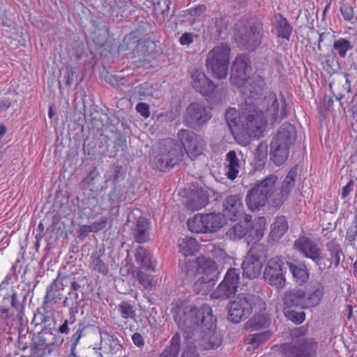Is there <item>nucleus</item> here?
Instances as JSON below:
<instances>
[{"mask_svg": "<svg viewBox=\"0 0 357 357\" xmlns=\"http://www.w3.org/2000/svg\"><path fill=\"white\" fill-rule=\"evenodd\" d=\"M197 349L199 348L195 342H189L183 349L181 357H199Z\"/></svg>", "mask_w": 357, "mask_h": 357, "instance_id": "46", "label": "nucleus"}, {"mask_svg": "<svg viewBox=\"0 0 357 357\" xmlns=\"http://www.w3.org/2000/svg\"><path fill=\"white\" fill-rule=\"evenodd\" d=\"M57 287V280H54V282L50 284V286L47 289L45 298H53L54 296V294L52 292L56 289Z\"/></svg>", "mask_w": 357, "mask_h": 357, "instance_id": "55", "label": "nucleus"}, {"mask_svg": "<svg viewBox=\"0 0 357 357\" xmlns=\"http://www.w3.org/2000/svg\"><path fill=\"white\" fill-rule=\"evenodd\" d=\"M68 295H69L70 299H72V298L77 299L78 297V294L75 291H70L68 294Z\"/></svg>", "mask_w": 357, "mask_h": 357, "instance_id": "61", "label": "nucleus"}, {"mask_svg": "<svg viewBox=\"0 0 357 357\" xmlns=\"http://www.w3.org/2000/svg\"><path fill=\"white\" fill-rule=\"evenodd\" d=\"M210 305H203L200 308L192 306L178 308L174 312V320L178 327L186 332L200 328L202 336L195 342L199 350L214 349L220 346L221 337L215 332L216 319Z\"/></svg>", "mask_w": 357, "mask_h": 357, "instance_id": "2", "label": "nucleus"}, {"mask_svg": "<svg viewBox=\"0 0 357 357\" xmlns=\"http://www.w3.org/2000/svg\"><path fill=\"white\" fill-rule=\"evenodd\" d=\"M226 162L225 175L230 180H234L237 177L240 169V160L234 151H230L227 153Z\"/></svg>", "mask_w": 357, "mask_h": 357, "instance_id": "24", "label": "nucleus"}, {"mask_svg": "<svg viewBox=\"0 0 357 357\" xmlns=\"http://www.w3.org/2000/svg\"><path fill=\"white\" fill-rule=\"evenodd\" d=\"M195 36H196L192 33H188V32L184 33L180 37L179 42H180L181 45H189L190 44H191L193 42V38Z\"/></svg>", "mask_w": 357, "mask_h": 357, "instance_id": "52", "label": "nucleus"}, {"mask_svg": "<svg viewBox=\"0 0 357 357\" xmlns=\"http://www.w3.org/2000/svg\"><path fill=\"white\" fill-rule=\"evenodd\" d=\"M286 264L289 266V270L298 284H303L307 280L309 274L305 265L287 261H286Z\"/></svg>", "mask_w": 357, "mask_h": 357, "instance_id": "28", "label": "nucleus"}, {"mask_svg": "<svg viewBox=\"0 0 357 357\" xmlns=\"http://www.w3.org/2000/svg\"><path fill=\"white\" fill-rule=\"evenodd\" d=\"M278 178L270 174L264 179L257 181L254 187L248 192L246 204L252 211L264 206L268 202L273 206V199L277 197L276 183Z\"/></svg>", "mask_w": 357, "mask_h": 357, "instance_id": "5", "label": "nucleus"}, {"mask_svg": "<svg viewBox=\"0 0 357 357\" xmlns=\"http://www.w3.org/2000/svg\"><path fill=\"white\" fill-rule=\"evenodd\" d=\"M54 115V112L52 109V107H50L49 111H48V116L50 118H52Z\"/></svg>", "mask_w": 357, "mask_h": 357, "instance_id": "64", "label": "nucleus"}, {"mask_svg": "<svg viewBox=\"0 0 357 357\" xmlns=\"http://www.w3.org/2000/svg\"><path fill=\"white\" fill-rule=\"evenodd\" d=\"M107 216H101L98 220L91 223V225H84L79 227V234L86 235L91 232H98L100 230L104 229L107 225L108 222Z\"/></svg>", "mask_w": 357, "mask_h": 357, "instance_id": "29", "label": "nucleus"}, {"mask_svg": "<svg viewBox=\"0 0 357 357\" xmlns=\"http://www.w3.org/2000/svg\"><path fill=\"white\" fill-rule=\"evenodd\" d=\"M347 310H348V314H347V318L349 319H351L352 317H353V306L351 304H349L347 305Z\"/></svg>", "mask_w": 357, "mask_h": 357, "instance_id": "59", "label": "nucleus"}, {"mask_svg": "<svg viewBox=\"0 0 357 357\" xmlns=\"http://www.w3.org/2000/svg\"><path fill=\"white\" fill-rule=\"evenodd\" d=\"M251 216L246 215L244 221L234 225L227 231V236L231 240H239L245 236L251 229Z\"/></svg>", "mask_w": 357, "mask_h": 357, "instance_id": "21", "label": "nucleus"}, {"mask_svg": "<svg viewBox=\"0 0 357 357\" xmlns=\"http://www.w3.org/2000/svg\"><path fill=\"white\" fill-rule=\"evenodd\" d=\"M68 320H65L64 322L60 326V327L59 328V333H67L68 332Z\"/></svg>", "mask_w": 357, "mask_h": 357, "instance_id": "57", "label": "nucleus"}, {"mask_svg": "<svg viewBox=\"0 0 357 357\" xmlns=\"http://www.w3.org/2000/svg\"><path fill=\"white\" fill-rule=\"evenodd\" d=\"M206 10V7L204 5H198L195 7L188 8L186 12L190 16L198 17L203 14Z\"/></svg>", "mask_w": 357, "mask_h": 357, "instance_id": "51", "label": "nucleus"}, {"mask_svg": "<svg viewBox=\"0 0 357 357\" xmlns=\"http://www.w3.org/2000/svg\"><path fill=\"white\" fill-rule=\"evenodd\" d=\"M325 288L323 284L314 282L306 289H292L287 291L283 298V312L285 317L296 324L305 319L303 311L296 312L294 308L308 309L319 305L324 297Z\"/></svg>", "mask_w": 357, "mask_h": 357, "instance_id": "3", "label": "nucleus"}, {"mask_svg": "<svg viewBox=\"0 0 357 357\" xmlns=\"http://www.w3.org/2000/svg\"><path fill=\"white\" fill-rule=\"evenodd\" d=\"M179 267L181 272L185 273L187 276H191L197 272L198 266L197 261L195 262L184 259L183 261L180 260Z\"/></svg>", "mask_w": 357, "mask_h": 357, "instance_id": "42", "label": "nucleus"}, {"mask_svg": "<svg viewBox=\"0 0 357 357\" xmlns=\"http://www.w3.org/2000/svg\"><path fill=\"white\" fill-rule=\"evenodd\" d=\"M294 248L302 254L305 257L312 261H319V253L321 252L316 243L310 238L301 236L295 241Z\"/></svg>", "mask_w": 357, "mask_h": 357, "instance_id": "20", "label": "nucleus"}, {"mask_svg": "<svg viewBox=\"0 0 357 357\" xmlns=\"http://www.w3.org/2000/svg\"><path fill=\"white\" fill-rule=\"evenodd\" d=\"M211 116V107L202 102H192L186 108L183 122L188 127L199 130L208 122Z\"/></svg>", "mask_w": 357, "mask_h": 357, "instance_id": "15", "label": "nucleus"}, {"mask_svg": "<svg viewBox=\"0 0 357 357\" xmlns=\"http://www.w3.org/2000/svg\"><path fill=\"white\" fill-rule=\"evenodd\" d=\"M254 165L257 169H261L266 163L268 155V145L261 142L255 152Z\"/></svg>", "mask_w": 357, "mask_h": 357, "instance_id": "32", "label": "nucleus"}, {"mask_svg": "<svg viewBox=\"0 0 357 357\" xmlns=\"http://www.w3.org/2000/svg\"><path fill=\"white\" fill-rule=\"evenodd\" d=\"M298 172L296 167H292L283 180L280 192H277V197L273 199V206L278 207L284 204L294 186L295 178Z\"/></svg>", "mask_w": 357, "mask_h": 357, "instance_id": "19", "label": "nucleus"}, {"mask_svg": "<svg viewBox=\"0 0 357 357\" xmlns=\"http://www.w3.org/2000/svg\"><path fill=\"white\" fill-rule=\"evenodd\" d=\"M197 272L202 276L195 284L196 289L203 290L204 294L217 280L219 275L216 263L206 257H199L197 259Z\"/></svg>", "mask_w": 357, "mask_h": 357, "instance_id": "13", "label": "nucleus"}, {"mask_svg": "<svg viewBox=\"0 0 357 357\" xmlns=\"http://www.w3.org/2000/svg\"><path fill=\"white\" fill-rule=\"evenodd\" d=\"M178 251L185 257L195 255L199 250V245L196 239L184 237L178 241Z\"/></svg>", "mask_w": 357, "mask_h": 357, "instance_id": "25", "label": "nucleus"}, {"mask_svg": "<svg viewBox=\"0 0 357 357\" xmlns=\"http://www.w3.org/2000/svg\"><path fill=\"white\" fill-rule=\"evenodd\" d=\"M333 47L340 57L344 58L347 55V52L351 50L353 46L349 40L340 38L335 40Z\"/></svg>", "mask_w": 357, "mask_h": 357, "instance_id": "38", "label": "nucleus"}, {"mask_svg": "<svg viewBox=\"0 0 357 357\" xmlns=\"http://www.w3.org/2000/svg\"><path fill=\"white\" fill-rule=\"evenodd\" d=\"M286 260L281 256H275L266 263L263 278L265 282L278 289L285 285Z\"/></svg>", "mask_w": 357, "mask_h": 357, "instance_id": "14", "label": "nucleus"}, {"mask_svg": "<svg viewBox=\"0 0 357 357\" xmlns=\"http://www.w3.org/2000/svg\"><path fill=\"white\" fill-rule=\"evenodd\" d=\"M185 151L191 160L201 155L205 149V142L200 136L192 131L181 130L178 133Z\"/></svg>", "mask_w": 357, "mask_h": 357, "instance_id": "16", "label": "nucleus"}, {"mask_svg": "<svg viewBox=\"0 0 357 357\" xmlns=\"http://www.w3.org/2000/svg\"><path fill=\"white\" fill-rule=\"evenodd\" d=\"M288 224L284 217H280L276 219L272 225L271 235L275 238H281L287 231Z\"/></svg>", "mask_w": 357, "mask_h": 357, "instance_id": "35", "label": "nucleus"}, {"mask_svg": "<svg viewBox=\"0 0 357 357\" xmlns=\"http://www.w3.org/2000/svg\"><path fill=\"white\" fill-rule=\"evenodd\" d=\"M340 11L345 20L350 21L353 19L354 9L351 6L348 4L343 5L340 8Z\"/></svg>", "mask_w": 357, "mask_h": 357, "instance_id": "50", "label": "nucleus"}, {"mask_svg": "<svg viewBox=\"0 0 357 357\" xmlns=\"http://www.w3.org/2000/svg\"><path fill=\"white\" fill-rule=\"evenodd\" d=\"M276 34L278 38H282L287 40L290 39L292 27L287 21L286 19L280 17V18L276 22Z\"/></svg>", "mask_w": 357, "mask_h": 357, "instance_id": "33", "label": "nucleus"}, {"mask_svg": "<svg viewBox=\"0 0 357 357\" xmlns=\"http://www.w3.org/2000/svg\"><path fill=\"white\" fill-rule=\"evenodd\" d=\"M181 345V337L178 333H176L173 335L170 341V345L167 349L172 351V352H174V354H178Z\"/></svg>", "mask_w": 357, "mask_h": 357, "instance_id": "47", "label": "nucleus"}, {"mask_svg": "<svg viewBox=\"0 0 357 357\" xmlns=\"http://www.w3.org/2000/svg\"><path fill=\"white\" fill-rule=\"evenodd\" d=\"M271 332L266 331L248 335L245 340V342L248 345L247 349L250 351L257 349L271 337Z\"/></svg>", "mask_w": 357, "mask_h": 357, "instance_id": "26", "label": "nucleus"}, {"mask_svg": "<svg viewBox=\"0 0 357 357\" xmlns=\"http://www.w3.org/2000/svg\"><path fill=\"white\" fill-rule=\"evenodd\" d=\"M119 311L123 319H134L136 315L133 307L126 302H123L119 305Z\"/></svg>", "mask_w": 357, "mask_h": 357, "instance_id": "44", "label": "nucleus"}, {"mask_svg": "<svg viewBox=\"0 0 357 357\" xmlns=\"http://www.w3.org/2000/svg\"><path fill=\"white\" fill-rule=\"evenodd\" d=\"M205 227L207 232H214L221 228L225 222V218L221 213H208L206 214Z\"/></svg>", "mask_w": 357, "mask_h": 357, "instance_id": "27", "label": "nucleus"}, {"mask_svg": "<svg viewBox=\"0 0 357 357\" xmlns=\"http://www.w3.org/2000/svg\"><path fill=\"white\" fill-rule=\"evenodd\" d=\"M96 174V172L95 170L91 171V172L89 174V175L86 177L85 181L93 180Z\"/></svg>", "mask_w": 357, "mask_h": 357, "instance_id": "60", "label": "nucleus"}, {"mask_svg": "<svg viewBox=\"0 0 357 357\" xmlns=\"http://www.w3.org/2000/svg\"><path fill=\"white\" fill-rule=\"evenodd\" d=\"M132 340L135 346L137 347H142L144 345V340L142 335L139 333H135L132 335Z\"/></svg>", "mask_w": 357, "mask_h": 357, "instance_id": "53", "label": "nucleus"}, {"mask_svg": "<svg viewBox=\"0 0 357 357\" xmlns=\"http://www.w3.org/2000/svg\"><path fill=\"white\" fill-rule=\"evenodd\" d=\"M259 298L250 294H238L227 305L228 319L235 324L246 319L252 313Z\"/></svg>", "mask_w": 357, "mask_h": 357, "instance_id": "11", "label": "nucleus"}, {"mask_svg": "<svg viewBox=\"0 0 357 357\" xmlns=\"http://www.w3.org/2000/svg\"><path fill=\"white\" fill-rule=\"evenodd\" d=\"M136 262L141 268L155 271L156 261L153 259L152 253L142 247H139L135 253Z\"/></svg>", "mask_w": 357, "mask_h": 357, "instance_id": "22", "label": "nucleus"}, {"mask_svg": "<svg viewBox=\"0 0 357 357\" xmlns=\"http://www.w3.org/2000/svg\"><path fill=\"white\" fill-rule=\"evenodd\" d=\"M243 96L244 103L239 112L231 107L225 112L227 123L234 135L241 133L259 138L268 122L273 123L286 115V101L284 98L279 100L275 93H269L264 98Z\"/></svg>", "mask_w": 357, "mask_h": 357, "instance_id": "1", "label": "nucleus"}, {"mask_svg": "<svg viewBox=\"0 0 357 357\" xmlns=\"http://www.w3.org/2000/svg\"><path fill=\"white\" fill-rule=\"evenodd\" d=\"M1 105L3 108H8L10 105V103L8 100L2 101Z\"/></svg>", "mask_w": 357, "mask_h": 357, "instance_id": "62", "label": "nucleus"}, {"mask_svg": "<svg viewBox=\"0 0 357 357\" xmlns=\"http://www.w3.org/2000/svg\"><path fill=\"white\" fill-rule=\"evenodd\" d=\"M353 186V181H350L345 186L343 187L342 191L341 193V197L342 199H345L349 196L350 192L352 191Z\"/></svg>", "mask_w": 357, "mask_h": 357, "instance_id": "54", "label": "nucleus"}, {"mask_svg": "<svg viewBox=\"0 0 357 357\" xmlns=\"http://www.w3.org/2000/svg\"><path fill=\"white\" fill-rule=\"evenodd\" d=\"M344 77H346V84H348V91H350V87H351V84H350V81L349 79V75L347 74H345L344 75Z\"/></svg>", "mask_w": 357, "mask_h": 357, "instance_id": "63", "label": "nucleus"}, {"mask_svg": "<svg viewBox=\"0 0 357 357\" xmlns=\"http://www.w3.org/2000/svg\"><path fill=\"white\" fill-rule=\"evenodd\" d=\"M239 270L231 268L227 271L222 282H224L229 287H232L233 290L236 292L239 283Z\"/></svg>", "mask_w": 357, "mask_h": 357, "instance_id": "34", "label": "nucleus"}, {"mask_svg": "<svg viewBox=\"0 0 357 357\" xmlns=\"http://www.w3.org/2000/svg\"><path fill=\"white\" fill-rule=\"evenodd\" d=\"M262 33V24L251 20L236 25L235 40L238 46L255 50L261 44Z\"/></svg>", "mask_w": 357, "mask_h": 357, "instance_id": "9", "label": "nucleus"}, {"mask_svg": "<svg viewBox=\"0 0 357 357\" xmlns=\"http://www.w3.org/2000/svg\"><path fill=\"white\" fill-rule=\"evenodd\" d=\"M266 257V245L260 243H254L242 263L243 276L249 279L258 277Z\"/></svg>", "mask_w": 357, "mask_h": 357, "instance_id": "10", "label": "nucleus"}, {"mask_svg": "<svg viewBox=\"0 0 357 357\" xmlns=\"http://www.w3.org/2000/svg\"><path fill=\"white\" fill-rule=\"evenodd\" d=\"M135 109L137 112L144 118L146 119L150 116V109L148 104L145 102H139L137 104Z\"/></svg>", "mask_w": 357, "mask_h": 357, "instance_id": "49", "label": "nucleus"}, {"mask_svg": "<svg viewBox=\"0 0 357 357\" xmlns=\"http://www.w3.org/2000/svg\"><path fill=\"white\" fill-rule=\"evenodd\" d=\"M223 208L224 218L231 221L235 220L244 213L242 197L238 195L227 197L223 202Z\"/></svg>", "mask_w": 357, "mask_h": 357, "instance_id": "17", "label": "nucleus"}, {"mask_svg": "<svg viewBox=\"0 0 357 357\" xmlns=\"http://www.w3.org/2000/svg\"><path fill=\"white\" fill-rule=\"evenodd\" d=\"M191 79L192 87L204 96H211L216 87L213 81L201 70L194 71Z\"/></svg>", "mask_w": 357, "mask_h": 357, "instance_id": "18", "label": "nucleus"}, {"mask_svg": "<svg viewBox=\"0 0 357 357\" xmlns=\"http://www.w3.org/2000/svg\"><path fill=\"white\" fill-rule=\"evenodd\" d=\"M183 156L181 145L167 139L160 143L158 152L152 160L151 165L161 172H166L181 161Z\"/></svg>", "mask_w": 357, "mask_h": 357, "instance_id": "8", "label": "nucleus"}, {"mask_svg": "<svg viewBox=\"0 0 357 357\" xmlns=\"http://www.w3.org/2000/svg\"><path fill=\"white\" fill-rule=\"evenodd\" d=\"M208 202V197L205 192L196 190L189 195L186 202V206L192 211H198L205 207Z\"/></svg>", "mask_w": 357, "mask_h": 357, "instance_id": "23", "label": "nucleus"}, {"mask_svg": "<svg viewBox=\"0 0 357 357\" xmlns=\"http://www.w3.org/2000/svg\"><path fill=\"white\" fill-rule=\"evenodd\" d=\"M357 239V210L355 211L354 216L351 220L350 226L347 229L346 240L349 243H353Z\"/></svg>", "mask_w": 357, "mask_h": 357, "instance_id": "43", "label": "nucleus"}, {"mask_svg": "<svg viewBox=\"0 0 357 357\" xmlns=\"http://www.w3.org/2000/svg\"><path fill=\"white\" fill-rule=\"evenodd\" d=\"M236 292L233 290L232 287H229L224 282L218 286L215 290L211 294V297L213 299H227Z\"/></svg>", "mask_w": 357, "mask_h": 357, "instance_id": "36", "label": "nucleus"}, {"mask_svg": "<svg viewBox=\"0 0 357 357\" xmlns=\"http://www.w3.org/2000/svg\"><path fill=\"white\" fill-rule=\"evenodd\" d=\"M137 278L139 283L145 289L151 290L156 284L157 280L151 275H148L144 272L139 271L137 273Z\"/></svg>", "mask_w": 357, "mask_h": 357, "instance_id": "41", "label": "nucleus"}, {"mask_svg": "<svg viewBox=\"0 0 357 357\" xmlns=\"http://www.w3.org/2000/svg\"><path fill=\"white\" fill-rule=\"evenodd\" d=\"M317 346L313 338L300 337L291 343L281 344L280 351L286 357H315Z\"/></svg>", "mask_w": 357, "mask_h": 357, "instance_id": "12", "label": "nucleus"}, {"mask_svg": "<svg viewBox=\"0 0 357 357\" xmlns=\"http://www.w3.org/2000/svg\"><path fill=\"white\" fill-rule=\"evenodd\" d=\"M319 261H313L320 269L329 268L333 264H334L333 260L331 258H328L321 255V252L319 253Z\"/></svg>", "mask_w": 357, "mask_h": 357, "instance_id": "48", "label": "nucleus"}, {"mask_svg": "<svg viewBox=\"0 0 357 357\" xmlns=\"http://www.w3.org/2000/svg\"><path fill=\"white\" fill-rule=\"evenodd\" d=\"M251 70L249 57L245 54L238 55L231 66V83L243 96L261 97L266 86L265 80L259 75L250 77Z\"/></svg>", "mask_w": 357, "mask_h": 357, "instance_id": "4", "label": "nucleus"}, {"mask_svg": "<svg viewBox=\"0 0 357 357\" xmlns=\"http://www.w3.org/2000/svg\"><path fill=\"white\" fill-rule=\"evenodd\" d=\"M118 340L113 335H109L107 333H105L101 338V344L103 347L105 348L108 346V351L112 352L114 349L115 346L117 344Z\"/></svg>", "mask_w": 357, "mask_h": 357, "instance_id": "45", "label": "nucleus"}, {"mask_svg": "<svg viewBox=\"0 0 357 357\" xmlns=\"http://www.w3.org/2000/svg\"><path fill=\"white\" fill-rule=\"evenodd\" d=\"M80 288H81L80 284L79 283H77V282L74 281L71 283V289L73 291H76L79 290Z\"/></svg>", "mask_w": 357, "mask_h": 357, "instance_id": "58", "label": "nucleus"}, {"mask_svg": "<svg viewBox=\"0 0 357 357\" xmlns=\"http://www.w3.org/2000/svg\"><path fill=\"white\" fill-rule=\"evenodd\" d=\"M89 268L102 275H106L109 273L107 266L99 256L92 255L91 257Z\"/></svg>", "mask_w": 357, "mask_h": 357, "instance_id": "37", "label": "nucleus"}, {"mask_svg": "<svg viewBox=\"0 0 357 357\" xmlns=\"http://www.w3.org/2000/svg\"><path fill=\"white\" fill-rule=\"evenodd\" d=\"M270 319L264 315H255L252 319L248 321V324L255 330H259L264 328H267L270 325Z\"/></svg>", "mask_w": 357, "mask_h": 357, "instance_id": "39", "label": "nucleus"}, {"mask_svg": "<svg viewBox=\"0 0 357 357\" xmlns=\"http://www.w3.org/2000/svg\"><path fill=\"white\" fill-rule=\"evenodd\" d=\"M296 137V128L291 123H284L280 128L271 143L270 155L274 164L278 166L287 160L289 147L294 144Z\"/></svg>", "mask_w": 357, "mask_h": 357, "instance_id": "6", "label": "nucleus"}, {"mask_svg": "<svg viewBox=\"0 0 357 357\" xmlns=\"http://www.w3.org/2000/svg\"><path fill=\"white\" fill-rule=\"evenodd\" d=\"M178 354H174L172 351L165 349V351L161 354L160 357H177Z\"/></svg>", "mask_w": 357, "mask_h": 357, "instance_id": "56", "label": "nucleus"}, {"mask_svg": "<svg viewBox=\"0 0 357 357\" xmlns=\"http://www.w3.org/2000/svg\"><path fill=\"white\" fill-rule=\"evenodd\" d=\"M206 214H197L188 220L189 229L194 233H206L205 227Z\"/></svg>", "mask_w": 357, "mask_h": 357, "instance_id": "31", "label": "nucleus"}, {"mask_svg": "<svg viewBox=\"0 0 357 357\" xmlns=\"http://www.w3.org/2000/svg\"><path fill=\"white\" fill-rule=\"evenodd\" d=\"M326 248L330 252L331 260H333L335 267H337L340 261L341 248L340 245L335 241H331L327 243Z\"/></svg>", "mask_w": 357, "mask_h": 357, "instance_id": "40", "label": "nucleus"}, {"mask_svg": "<svg viewBox=\"0 0 357 357\" xmlns=\"http://www.w3.org/2000/svg\"><path fill=\"white\" fill-rule=\"evenodd\" d=\"M230 46L221 43L215 46L207 54L206 66L214 78L225 79L228 75L230 63Z\"/></svg>", "mask_w": 357, "mask_h": 357, "instance_id": "7", "label": "nucleus"}, {"mask_svg": "<svg viewBox=\"0 0 357 357\" xmlns=\"http://www.w3.org/2000/svg\"><path fill=\"white\" fill-rule=\"evenodd\" d=\"M149 222L144 218H139L135 231V240L142 243L149 240Z\"/></svg>", "mask_w": 357, "mask_h": 357, "instance_id": "30", "label": "nucleus"}]
</instances>
